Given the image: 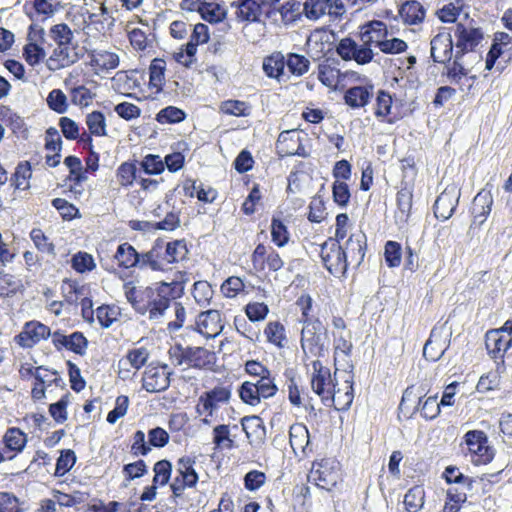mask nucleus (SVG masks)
Returning <instances> with one entry per match:
<instances>
[{"instance_id": "f257e3e1", "label": "nucleus", "mask_w": 512, "mask_h": 512, "mask_svg": "<svg viewBox=\"0 0 512 512\" xmlns=\"http://www.w3.org/2000/svg\"><path fill=\"white\" fill-rule=\"evenodd\" d=\"M183 292L182 281L161 282L156 287L141 289V301L137 304V313L141 315L148 313L150 320L158 321L164 316L172 300L181 297Z\"/></svg>"}, {"instance_id": "f03ea898", "label": "nucleus", "mask_w": 512, "mask_h": 512, "mask_svg": "<svg viewBox=\"0 0 512 512\" xmlns=\"http://www.w3.org/2000/svg\"><path fill=\"white\" fill-rule=\"evenodd\" d=\"M188 253L184 240L164 242L161 239L155 241L152 248L144 253V262L154 271H165L172 263L183 260Z\"/></svg>"}, {"instance_id": "7ed1b4c3", "label": "nucleus", "mask_w": 512, "mask_h": 512, "mask_svg": "<svg viewBox=\"0 0 512 512\" xmlns=\"http://www.w3.org/2000/svg\"><path fill=\"white\" fill-rule=\"evenodd\" d=\"M301 348L305 356L324 357L329 349L327 329L319 319L304 320Z\"/></svg>"}, {"instance_id": "20e7f679", "label": "nucleus", "mask_w": 512, "mask_h": 512, "mask_svg": "<svg viewBox=\"0 0 512 512\" xmlns=\"http://www.w3.org/2000/svg\"><path fill=\"white\" fill-rule=\"evenodd\" d=\"M320 256L325 268L333 275H344L349 266L343 247L338 244L337 240L328 238L321 245Z\"/></svg>"}, {"instance_id": "39448f33", "label": "nucleus", "mask_w": 512, "mask_h": 512, "mask_svg": "<svg viewBox=\"0 0 512 512\" xmlns=\"http://www.w3.org/2000/svg\"><path fill=\"white\" fill-rule=\"evenodd\" d=\"M312 368V389L318 396H320L325 406H331V403L333 402V393L336 390V384L331 378L330 370L324 367L320 360L313 361Z\"/></svg>"}, {"instance_id": "423d86ee", "label": "nucleus", "mask_w": 512, "mask_h": 512, "mask_svg": "<svg viewBox=\"0 0 512 512\" xmlns=\"http://www.w3.org/2000/svg\"><path fill=\"white\" fill-rule=\"evenodd\" d=\"M465 443L469 452L473 455L472 462L486 464L493 459L494 453L488 446L487 435L483 431L471 430L465 434Z\"/></svg>"}, {"instance_id": "0eeeda50", "label": "nucleus", "mask_w": 512, "mask_h": 512, "mask_svg": "<svg viewBox=\"0 0 512 512\" xmlns=\"http://www.w3.org/2000/svg\"><path fill=\"white\" fill-rule=\"evenodd\" d=\"M168 365L154 366L149 364L142 378V388L149 393L166 391L170 386L172 372L167 371Z\"/></svg>"}, {"instance_id": "6e6552de", "label": "nucleus", "mask_w": 512, "mask_h": 512, "mask_svg": "<svg viewBox=\"0 0 512 512\" xmlns=\"http://www.w3.org/2000/svg\"><path fill=\"white\" fill-rule=\"evenodd\" d=\"M460 190L455 185L447 186L437 197L433 209L434 215L438 220H448L458 205Z\"/></svg>"}, {"instance_id": "1a4fd4ad", "label": "nucleus", "mask_w": 512, "mask_h": 512, "mask_svg": "<svg viewBox=\"0 0 512 512\" xmlns=\"http://www.w3.org/2000/svg\"><path fill=\"white\" fill-rule=\"evenodd\" d=\"M51 335V330L38 321H30L24 325L23 331L15 337V341L23 348H32L41 340Z\"/></svg>"}, {"instance_id": "9d476101", "label": "nucleus", "mask_w": 512, "mask_h": 512, "mask_svg": "<svg viewBox=\"0 0 512 512\" xmlns=\"http://www.w3.org/2000/svg\"><path fill=\"white\" fill-rule=\"evenodd\" d=\"M451 332L445 333L444 328L433 329L423 348V356L430 361H438L449 347Z\"/></svg>"}, {"instance_id": "9b49d317", "label": "nucleus", "mask_w": 512, "mask_h": 512, "mask_svg": "<svg viewBox=\"0 0 512 512\" xmlns=\"http://www.w3.org/2000/svg\"><path fill=\"white\" fill-rule=\"evenodd\" d=\"M431 57L435 63H449L453 56L452 36L448 32H439L430 42Z\"/></svg>"}, {"instance_id": "f8f14e48", "label": "nucleus", "mask_w": 512, "mask_h": 512, "mask_svg": "<svg viewBox=\"0 0 512 512\" xmlns=\"http://www.w3.org/2000/svg\"><path fill=\"white\" fill-rule=\"evenodd\" d=\"M366 235L362 231L352 233L343 247L349 265L360 266L365 257Z\"/></svg>"}, {"instance_id": "ddd939ff", "label": "nucleus", "mask_w": 512, "mask_h": 512, "mask_svg": "<svg viewBox=\"0 0 512 512\" xmlns=\"http://www.w3.org/2000/svg\"><path fill=\"white\" fill-rule=\"evenodd\" d=\"M82 54L79 53L78 47L71 44L58 45L48 60V66L51 70L68 67L77 62Z\"/></svg>"}, {"instance_id": "4468645a", "label": "nucleus", "mask_w": 512, "mask_h": 512, "mask_svg": "<svg viewBox=\"0 0 512 512\" xmlns=\"http://www.w3.org/2000/svg\"><path fill=\"white\" fill-rule=\"evenodd\" d=\"M485 345L491 357L501 358L512 347V335L510 333L503 334V331L499 330H491L486 333Z\"/></svg>"}, {"instance_id": "2eb2a0df", "label": "nucleus", "mask_w": 512, "mask_h": 512, "mask_svg": "<svg viewBox=\"0 0 512 512\" xmlns=\"http://www.w3.org/2000/svg\"><path fill=\"white\" fill-rule=\"evenodd\" d=\"M118 265L123 268L148 267V263L144 262V254H140L136 249L129 243L125 242L118 246L117 251L114 255Z\"/></svg>"}, {"instance_id": "dca6fc26", "label": "nucleus", "mask_w": 512, "mask_h": 512, "mask_svg": "<svg viewBox=\"0 0 512 512\" xmlns=\"http://www.w3.org/2000/svg\"><path fill=\"white\" fill-rule=\"evenodd\" d=\"M342 9L343 4L339 0H306L303 3V11L308 19L317 20L325 14H333V9Z\"/></svg>"}, {"instance_id": "f3484780", "label": "nucleus", "mask_w": 512, "mask_h": 512, "mask_svg": "<svg viewBox=\"0 0 512 512\" xmlns=\"http://www.w3.org/2000/svg\"><path fill=\"white\" fill-rule=\"evenodd\" d=\"M188 366L196 369H211L216 362V355L204 347H186L184 355Z\"/></svg>"}, {"instance_id": "a211bd4d", "label": "nucleus", "mask_w": 512, "mask_h": 512, "mask_svg": "<svg viewBox=\"0 0 512 512\" xmlns=\"http://www.w3.org/2000/svg\"><path fill=\"white\" fill-rule=\"evenodd\" d=\"M454 36L456 37V47H463L467 51H473L483 39V34L479 28L467 29L462 23L456 25Z\"/></svg>"}, {"instance_id": "6ab92c4d", "label": "nucleus", "mask_w": 512, "mask_h": 512, "mask_svg": "<svg viewBox=\"0 0 512 512\" xmlns=\"http://www.w3.org/2000/svg\"><path fill=\"white\" fill-rule=\"evenodd\" d=\"M230 397L231 391L229 388L217 386L201 395L199 402L203 409L208 412L209 416H212L213 411L218 408V405L228 402Z\"/></svg>"}, {"instance_id": "aec40b11", "label": "nucleus", "mask_w": 512, "mask_h": 512, "mask_svg": "<svg viewBox=\"0 0 512 512\" xmlns=\"http://www.w3.org/2000/svg\"><path fill=\"white\" fill-rule=\"evenodd\" d=\"M373 97V86H354L346 90L344 94L345 103L351 108H362L366 106Z\"/></svg>"}, {"instance_id": "412c9836", "label": "nucleus", "mask_w": 512, "mask_h": 512, "mask_svg": "<svg viewBox=\"0 0 512 512\" xmlns=\"http://www.w3.org/2000/svg\"><path fill=\"white\" fill-rule=\"evenodd\" d=\"M285 57L281 52H275L263 60V70L269 78H275L278 81L289 79L285 72Z\"/></svg>"}, {"instance_id": "4be33fe9", "label": "nucleus", "mask_w": 512, "mask_h": 512, "mask_svg": "<svg viewBox=\"0 0 512 512\" xmlns=\"http://www.w3.org/2000/svg\"><path fill=\"white\" fill-rule=\"evenodd\" d=\"M425 14V8L416 0L404 2L398 11V15L406 25H417L422 23L425 18Z\"/></svg>"}, {"instance_id": "5701e85b", "label": "nucleus", "mask_w": 512, "mask_h": 512, "mask_svg": "<svg viewBox=\"0 0 512 512\" xmlns=\"http://www.w3.org/2000/svg\"><path fill=\"white\" fill-rule=\"evenodd\" d=\"M197 326L201 333L217 335L222 330L221 313L218 310L210 309L201 312L198 316Z\"/></svg>"}, {"instance_id": "b1692460", "label": "nucleus", "mask_w": 512, "mask_h": 512, "mask_svg": "<svg viewBox=\"0 0 512 512\" xmlns=\"http://www.w3.org/2000/svg\"><path fill=\"white\" fill-rule=\"evenodd\" d=\"M289 442L294 452L300 450L305 453L310 443L307 427L301 423L291 425L289 429Z\"/></svg>"}, {"instance_id": "393cba45", "label": "nucleus", "mask_w": 512, "mask_h": 512, "mask_svg": "<svg viewBox=\"0 0 512 512\" xmlns=\"http://www.w3.org/2000/svg\"><path fill=\"white\" fill-rule=\"evenodd\" d=\"M412 191L408 188H402L397 193V211L395 212L396 223L406 224L412 208Z\"/></svg>"}, {"instance_id": "a878e982", "label": "nucleus", "mask_w": 512, "mask_h": 512, "mask_svg": "<svg viewBox=\"0 0 512 512\" xmlns=\"http://www.w3.org/2000/svg\"><path fill=\"white\" fill-rule=\"evenodd\" d=\"M232 6L237 8V17L242 21L247 22H259L260 21V10L256 0H238L233 2Z\"/></svg>"}, {"instance_id": "bb28decb", "label": "nucleus", "mask_w": 512, "mask_h": 512, "mask_svg": "<svg viewBox=\"0 0 512 512\" xmlns=\"http://www.w3.org/2000/svg\"><path fill=\"white\" fill-rule=\"evenodd\" d=\"M195 459L189 456L181 457L177 462V470L187 487H194L198 482V474L194 469Z\"/></svg>"}, {"instance_id": "cd10ccee", "label": "nucleus", "mask_w": 512, "mask_h": 512, "mask_svg": "<svg viewBox=\"0 0 512 512\" xmlns=\"http://www.w3.org/2000/svg\"><path fill=\"white\" fill-rule=\"evenodd\" d=\"M241 425L247 438L254 437L257 440H263L265 438V426L259 416H245L241 419Z\"/></svg>"}, {"instance_id": "c85d7f7f", "label": "nucleus", "mask_w": 512, "mask_h": 512, "mask_svg": "<svg viewBox=\"0 0 512 512\" xmlns=\"http://www.w3.org/2000/svg\"><path fill=\"white\" fill-rule=\"evenodd\" d=\"M310 477L318 487L325 490H330L338 481L337 472L329 471L324 465H320L318 469L312 470Z\"/></svg>"}, {"instance_id": "c756f323", "label": "nucleus", "mask_w": 512, "mask_h": 512, "mask_svg": "<svg viewBox=\"0 0 512 512\" xmlns=\"http://www.w3.org/2000/svg\"><path fill=\"white\" fill-rule=\"evenodd\" d=\"M425 491L420 485L410 488L404 496V506L407 512H418L424 505Z\"/></svg>"}, {"instance_id": "7c9ffc66", "label": "nucleus", "mask_w": 512, "mask_h": 512, "mask_svg": "<svg viewBox=\"0 0 512 512\" xmlns=\"http://www.w3.org/2000/svg\"><path fill=\"white\" fill-rule=\"evenodd\" d=\"M4 443L7 449L21 452L27 443V436L19 428H9L4 435Z\"/></svg>"}, {"instance_id": "2f4dec72", "label": "nucleus", "mask_w": 512, "mask_h": 512, "mask_svg": "<svg viewBox=\"0 0 512 512\" xmlns=\"http://www.w3.org/2000/svg\"><path fill=\"white\" fill-rule=\"evenodd\" d=\"M345 383L347 384V391L342 393L340 389H337L333 393V402L331 403V406L333 405L338 411L348 410L353 402L354 395L352 379L345 380Z\"/></svg>"}, {"instance_id": "473e14b6", "label": "nucleus", "mask_w": 512, "mask_h": 512, "mask_svg": "<svg viewBox=\"0 0 512 512\" xmlns=\"http://www.w3.org/2000/svg\"><path fill=\"white\" fill-rule=\"evenodd\" d=\"M165 69L166 62L163 59L155 58L152 60L149 67V75H150V86L157 89V91L162 90V86L165 80Z\"/></svg>"}, {"instance_id": "72a5a7b5", "label": "nucleus", "mask_w": 512, "mask_h": 512, "mask_svg": "<svg viewBox=\"0 0 512 512\" xmlns=\"http://www.w3.org/2000/svg\"><path fill=\"white\" fill-rule=\"evenodd\" d=\"M271 238L272 242L278 247H284L290 240V233L283 221L277 217H273L271 221Z\"/></svg>"}, {"instance_id": "f704fd0d", "label": "nucleus", "mask_w": 512, "mask_h": 512, "mask_svg": "<svg viewBox=\"0 0 512 512\" xmlns=\"http://www.w3.org/2000/svg\"><path fill=\"white\" fill-rule=\"evenodd\" d=\"M285 65L289 73L296 76H301L308 71L310 62L303 55L290 53L288 54L287 58H285Z\"/></svg>"}, {"instance_id": "c9c22d12", "label": "nucleus", "mask_w": 512, "mask_h": 512, "mask_svg": "<svg viewBox=\"0 0 512 512\" xmlns=\"http://www.w3.org/2000/svg\"><path fill=\"white\" fill-rule=\"evenodd\" d=\"M200 15L209 23H219L226 18L227 11L219 4L205 2L200 8Z\"/></svg>"}, {"instance_id": "e433bc0d", "label": "nucleus", "mask_w": 512, "mask_h": 512, "mask_svg": "<svg viewBox=\"0 0 512 512\" xmlns=\"http://www.w3.org/2000/svg\"><path fill=\"white\" fill-rule=\"evenodd\" d=\"M238 394H239L240 399L245 404H248L251 406H256L261 401L256 382H251V381L243 382L238 389Z\"/></svg>"}, {"instance_id": "4c0bfd02", "label": "nucleus", "mask_w": 512, "mask_h": 512, "mask_svg": "<svg viewBox=\"0 0 512 512\" xmlns=\"http://www.w3.org/2000/svg\"><path fill=\"white\" fill-rule=\"evenodd\" d=\"M86 124L90 133L95 136H105L107 134L105 116L100 111L89 113L86 117Z\"/></svg>"}, {"instance_id": "58836bf2", "label": "nucleus", "mask_w": 512, "mask_h": 512, "mask_svg": "<svg viewBox=\"0 0 512 512\" xmlns=\"http://www.w3.org/2000/svg\"><path fill=\"white\" fill-rule=\"evenodd\" d=\"M186 113L175 106H168L161 109L156 115V120L161 124H173L183 121Z\"/></svg>"}, {"instance_id": "ea45409f", "label": "nucleus", "mask_w": 512, "mask_h": 512, "mask_svg": "<svg viewBox=\"0 0 512 512\" xmlns=\"http://www.w3.org/2000/svg\"><path fill=\"white\" fill-rule=\"evenodd\" d=\"M384 258L388 267H398L402 261V247L396 241H388L384 247Z\"/></svg>"}, {"instance_id": "a19ab883", "label": "nucleus", "mask_w": 512, "mask_h": 512, "mask_svg": "<svg viewBox=\"0 0 512 512\" xmlns=\"http://www.w3.org/2000/svg\"><path fill=\"white\" fill-rule=\"evenodd\" d=\"M31 175L32 172L29 162L19 163L12 177V185H14L15 189L25 190L29 188L28 179Z\"/></svg>"}, {"instance_id": "79ce46f5", "label": "nucleus", "mask_w": 512, "mask_h": 512, "mask_svg": "<svg viewBox=\"0 0 512 512\" xmlns=\"http://www.w3.org/2000/svg\"><path fill=\"white\" fill-rule=\"evenodd\" d=\"M96 317L102 328H109L118 318L119 311L115 306L101 305L96 309Z\"/></svg>"}, {"instance_id": "37998d69", "label": "nucleus", "mask_w": 512, "mask_h": 512, "mask_svg": "<svg viewBox=\"0 0 512 512\" xmlns=\"http://www.w3.org/2000/svg\"><path fill=\"white\" fill-rule=\"evenodd\" d=\"M72 268L78 273H86L95 268V262L92 255L87 252H78L71 259Z\"/></svg>"}, {"instance_id": "c03bdc74", "label": "nucleus", "mask_w": 512, "mask_h": 512, "mask_svg": "<svg viewBox=\"0 0 512 512\" xmlns=\"http://www.w3.org/2000/svg\"><path fill=\"white\" fill-rule=\"evenodd\" d=\"M153 471L155 473L153 483L164 486L169 482L171 477L172 465L170 461L163 459L154 464Z\"/></svg>"}, {"instance_id": "a18cd8bd", "label": "nucleus", "mask_w": 512, "mask_h": 512, "mask_svg": "<svg viewBox=\"0 0 512 512\" xmlns=\"http://www.w3.org/2000/svg\"><path fill=\"white\" fill-rule=\"evenodd\" d=\"M30 237L39 251L55 256V245L48 241V238L41 229H32Z\"/></svg>"}, {"instance_id": "49530a36", "label": "nucleus", "mask_w": 512, "mask_h": 512, "mask_svg": "<svg viewBox=\"0 0 512 512\" xmlns=\"http://www.w3.org/2000/svg\"><path fill=\"white\" fill-rule=\"evenodd\" d=\"M141 169L149 175H158L164 171V162L159 155L148 154L140 162Z\"/></svg>"}, {"instance_id": "de8ad7c7", "label": "nucleus", "mask_w": 512, "mask_h": 512, "mask_svg": "<svg viewBox=\"0 0 512 512\" xmlns=\"http://www.w3.org/2000/svg\"><path fill=\"white\" fill-rule=\"evenodd\" d=\"M47 105L48 107L59 113H65L67 111V97L60 89H53L47 97Z\"/></svg>"}, {"instance_id": "09e8293b", "label": "nucleus", "mask_w": 512, "mask_h": 512, "mask_svg": "<svg viewBox=\"0 0 512 512\" xmlns=\"http://www.w3.org/2000/svg\"><path fill=\"white\" fill-rule=\"evenodd\" d=\"M50 35L57 45L72 43L73 32L65 23L52 26L50 29Z\"/></svg>"}, {"instance_id": "8fccbe9b", "label": "nucleus", "mask_w": 512, "mask_h": 512, "mask_svg": "<svg viewBox=\"0 0 512 512\" xmlns=\"http://www.w3.org/2000/svg\"><path fill=\"white\" fill-rule=\"evenodd\" d=\"M339 75L340 71L328 64H320L318 67V79L327 87L335 86L338 82Z\"/></svg>"}, {"instance_id": "3c124183", "label": "nucleus", "mask_w": 512, "mask_h": 512, "mask_svg": "<svg viewBox=\"0 0 512 512\" xmlns=\"http://www.w3.org/2000/svg\"><path fill=\"white\" fill-rule=\"evenodd\" d=\"M213 295V290L207 281H197L194 283L193 296L195 301L205 306L209 304Z\"/></svg>"}, {"instance_id": "603ef678", "label": "nucleus", "mask_w": 512, "mask_h": 512, "mask_svg": "<svg viewBox=\"0 0 512 512\" xmlns=\"http://www.w3.org/2000/svg\"><path fill=\"white\" fill-rule=\"evenodd\" d=\"M332 194L334 202L340 207H346L350 201V190L348 185L339 180H335L332 185Z\"/></svg>"}, {"instance_id": "864d4df0", "label": "nucleus", "mask_w": 512, "mask_h": 512, "mask_svg": "<svg viewBox=\"0 0 512 512\" xmlns=\"http://www.w3.org/2000/svg\"><path fill=\"white\" fill-rule=\"evenodd\" d=\"M88 340L82 332H73L67 337L66 349L83 356L86 353Z\"/></svg>"}, {"instance_id": "5fc2aeb1", "label": "nucleus", "mask_w": 512, "mask_h": 512, "mask_svg": "<svg viewBox=\"0 0 512 512\" xmlns=\"http://www.w3.org/2000/svg\"><path fill=\"white\" fill-rule=\"evenodd\" d=\"M265 335L269 342L275 344L278 347H283V341L285 340V328L279 322H270L265 330Z\"/></svg>"}, {"instance_id": "6e6d98bb", "label": "nucleus", "mask_w": 512, "mask_h": 512, "mask_svg": "<svg viewBox=\"0 0 512 512\" xmlns=\"http://www.w3.org/2000/svg\"><path fill=\"white\" fill-rule=\"evenodd\" d=\"M221 111L227 115L247 116L249 115V106L244 101L227 100L222 102Z\"/></svg>"}, {"instance_id": "4d7b16f0", "label": "nucleus", "mask_w": 512, "mask_h": 512, "mask_svg": "<svg viewBox=\"0 0 512 512\" xmlns=\"http://www.w3.org/2000/svg\"><path fill=\"white\" fill-rule=\"evenodd\" d=\"M213 443L216 447H225L231 449L234 446V441L230 439L229 426L221 424L213 429Z\"/></svg>"}, {"instance_id": "13d9d810", "label": "nucleus", "mask_w": 512, "mask_h": 512, "mask_svg": "<svg viewBox=\"0 0 512 512\" xmlns=\"http://www.w3.org/2000/svg\"><path fill=\"white\" fill-rule=\"evenodd\" d=\"M419 410L425 419H435L441 410V404H439L437 401V395L430 396L423 403L421 402Z\"/></svg>"}, {"instance_id": "bf43d9fd", "label": "nucleus", "mask_w": 512, "mask_h": 512, "mask_svg": "<svg viewBox=\"0 0 512 512\" xmlns=\"http://www.w3.org/2000/svg\"><path fill=\"white\" fill-rule=\"evenodd\" d=\"M137 168L133 163H122L117 169V178L122 186H129L136 179Z\"/></svg>"}, {"instance_id": "052dcab7", "label": "nucleus", "mask_w": 512, "mask_h": 512, "mask_svg": "<svg viewBox=\"0 0 512 512\" xmlns=\"http://www.w3.org/2000/svg\"><path fill=\"white\" fill-rule=\"evenodd\" d=\"M392 106V97L391 95L384 91L380 90L378 92L377 98H376V109H375V116L377 118H383L390 114Z\"/></svg>"}, {"instance_id": "680f3d73", "label": "nucleus", "mask_w": 512, "mask_h": 512, "mask_svg": "<svg viewBox=\"0 0 512 512\" xmlns=\"http://www.w3.org/2000/svg\"><path fill=\"white\" fill-rule=\"evenodd\" d=\"M76 462L74 451L68 449L63 450L56 462V474L64 475L68 472Z\"/></svg>"}, {"instance_id": "e2e57ef3", "label": "nucleus", "mask_w": 512, "mask_h": 512, "mask_svg": "<svg viewBox=\"0 0 512 512\" xmlns=\"http://www.w3.org/2000/svg\"><path fill=\"white\" fill-rule=\"evenodd\" d=\"M52 205L65 220H72L77 217L79 213V210L73 204L62 198L53 199Z\"/></svg>"}, {"instance_id": "0e129e2a", "label": "nucleus", "mask_w": 512, "mask_h": 512, "mask_svg": "<svg viewBox=\"0 0 512 512\" xmlns=\"http://www.w3.org/2000/svg\"><path fill=\"white\" fill-rule=\"evenodd\" d=\"M147 471V465L141 459L123 466V473L128 481L144 476Z\"/></svg>"}, {"instance_id": "69168bd1", "label": "nucleus", "mask_w": 512, "mask_h": 512, "mask_svg": "<svg viewBox=\"0 0 512 512\" xmlns=\"http://www.w3.org/2000/svg\"><path fill=\"white\" fill-rule=\"evenodd\" d=\"M151 451V447L145 440V433L141 430H137L133 434V443L131 446V453L134 456L142 455L146 456Z\"/></svg>"}, {"instance_id": "338daca9", "label": "nucleus", "mask_w": 512, "mask_h": 512, "mask_svg": "<svg viewBox=\"0 0 512 512\" xmlns=\"http://www.w3.org/2000/svg\"><path fill=\"white\" fill-rule=\"evenodd\" d=\"M129 405V398L121 395L116 398L115 407L107 415V422L110 424L116 423V421L123 417L127 413Z\"/></svg>"}, {"instance_id": "774afa93", "label": "nucleus", "mask_w": 512, "mask_h": 512, "mask_svg": "<svg viewBox=\"0 0 512 512\" xmlns=\"http://www.w3.org/2000/svg\"><path fill=\"white\" fill-rule=\"evenodd\" d=\"M407 43L400 38H392L389 40H381L379 49L385 54H398L406 51Z\"/></svg>"}]
</instances>
